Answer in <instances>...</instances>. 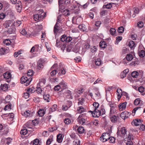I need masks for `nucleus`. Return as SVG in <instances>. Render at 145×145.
Segmentation results:
<instances>
[{"instance_id":"nucleus-62","label":"nucleus","mask_w":145,"mask_h":145,"mask_svg":"<svg viewBox=\"0 0 145 145\" xmlns=\"http://www.w3.org/2000/svg\"><path fill=\"white\" fill-rule=\"evenodd\" d=\"M39 140L38 139H36L34 140L33 141V145H37L39 144Z\"/></svg>"},{"instance_id":"nucleus-50","label":"nucleus","mask_w":145,"mask_h":145,"mask_svg":"<svg viewBox=\"0 0 145 145\" xmlns=\"http://www.w3.org/2000/svg\"><path fill=\"white\" fill-rule=\"evenodd\" d=\"M106 43L105 41H101L100 43V46L103 48L105 47Z\"/></svg>"},{"instance_id":"nucleus-25","label":"nucleus","mask_w":145,"mask_h":145,"mask_svg":"<svg viewBox=\"0 0 145 145\" xmlns=\"http://www.w3.org/2000/svg\"><path fill=\"white\" fill-rule=\"evenodd\" d=\"M79 28L81 31H84L86 30L85 25L84 24L80 25L78 26Z\"/></svg>"},{"instance_id":"nucleus-51","label":"nucleus","mask_w":145,"mask_h":145,"mask_svg":"<svg viewBox=\"0 0 145 145\" xmlns=\"http://www.w3.org/2000/svg\"><path fill=\"white\" fill-rule=\"evenodd\" d=\"M116 32V31L115 29L113 28H111L110 30V34L112 35H113L115 34Z\"/></svg>"},{"instance_id":"nucleus-12","label":"nucleus","mask_w":145,"mask_h":145,"mask_svg":"<svg viewBox=\"0 0 145 145\" xmlns=\"http://www.w3.org/2000/svg\"><path fill=\"white\" fill-rule=\"evenodd\" d=\"M129 112L127 111H125L122 112L120 114V117L123 119L125 120L128 117V116L130 115Z\"/></svg>"},{"instance_id":"nucleus-27","label":"nucleus","mask_w":145,"mask_h":145,"mask_svg":"<svg viewBox=\"0 0 145 145\" xmlns=\"http://www.w3.org/2000/svg\"><path fill=\"white\" fill-rule=\"evenodd\" d=\"M31 131V130H29L28 129H24L20 131V134L23 135H25L27 133V131Z\"/></svg>"},{"instance_id":"nucleus-11","label":"nucleus","mask_w":145,"mask_h":145,"mask_svg":"<svg viewBox=\"0 0 145 145\" xmlns=\"http://www.w3.org/2000/svg\"><path fill=\"white\" fill-rule=\"evenodd\" d=\"M142 122V120H141L138 119H135L133 120V121L132 122V124L133 125L137 126L139 125H140Z\"/></svg>"},{"instance_id":"nucleus-63","label":"nucleus","mask_w":145,"mask_h":145,"mask_svg":"<svg viewBox=\"0 0 145 145\" xmlns=\"http://www.w3.org/2000/svg\"><path fill=\"white\" fill-rule=\"evenodd\" d=\"M60 88H61L59 84L55 86L54 88V89L55 91H59Z\"/></svg>"},{"instance_id":"nucleus-59","label":"nucleus","mask_w":145,"mask_h":145,"mask_svg":"<svg viewBox=\"0 0 145 145\" xmlns=\"http://www.w3.org/2000/svg\"><path fill=\"white\" fill-rule=\"evenodd\" d=\"M101 24V22L99 21H96L95 23V25L96 27H99Z\"/></svg>"},{"instance_id":"nucleus-7","label":"nucleus","mask_w":145,"mask_h":145,"mask_svg":"<svg viewBox=\"0 0 145 145\" xmlns=\"http://www.w3.org/2000/svg\"><path fill=\"white\" fill-rule=\"evenodd\" d=\"M133 139V137L131 135H129L127 137L125 138L124 140L125 141V143L127 145H132L133 142L131 141V140Z\"/></svg>"},{"instance_id":"nucleus-10","label":"nucleus","mask_w":145,"mask_h":145,"mask_svg":"<svg viewBox=\"0 0 145 145\" xmlns=\"http://www.w3.org/2000/svg\"><path fill=\"white\" fill-rule=\"evenodd\" d=\"M44 61L42 59H40L38 61L37 66V69L40 70L43 69L44 67Z\"/></svg>"},{"instance_id":"nucleus-19","label":"nucleus","mask_w":145,"mask_h":145,"mask_svg":"<svg viewBox=\"0 0 145 145\" xmlns=\"http://www.w3.org/2000/svg\"><path fill=\"white\" fill-rule=\"evenodd\" d=\"M58 74L59 75H62L65 74L66 72V71L63 68H61L60 69L57 71Z\"/></svg>"},{"instance_id":"nucleus-9","label":"nucleus","mask_w":145,"mask_h":145,"mask_svg":"<svg viewBox=\"0 0 145 145\" xmlns=\"http://www.w3.org/2000/svg\"><path fill=\"white\" fill-rule=\"evenodd\" d=\"M32 112L29 110L22 111L21 114L22 116L25 117L32 116Z\"/></svg>"},{"instance_id":"nucleus-24","label":"nucleus","mask_w":145,"mask_h":145,"mask_svg":"<svg viewBox=\"0 0 145 145\" xmlns=\"http://www.w3.org/2000/svg\"><path fill=\"white\" fill-rule=\"evenodd\" d=\"M78 5L77 6L75 5H73L71 6L70 7V9L71 10H77L78 8L79 5V4H78Z\"/></svg>"},{"instance_id":"nucleus-21","label":"nucleus","mask_w":145,"mask_h":145,"mask_svg":"<svg viewBox=\"0 0 145 145\" xmlns=\"http://www.w3.org/2000/svg\"><path fill=\"white\" fill-rule=\"evenodd\" d=\"M45 83L46 80L45 79H41L40 80L39 83L37 84V86H38L40 87H43Z\"/></svg>"},{"instance_id":"nucleus-38","label":"nucleus","mask_w":145,"mask_h":145,"mask_svg":"<svg viewBox=\"0 0 145 145\" xmlns=\"http://www.w3.org/2000/svg\"><path fill=\"white\" fill-rule=\"evenodd\" d=\"M138 73L136 71H134L131 73V75L133 78H137L138 76Z\"/></svg>"},{"instance_id":"nucleus-37","label":"nucleus","mask_w":145,"mask_h":145,"mask_svg":"<svg viewBox=\"0 0 145 145\" xmlns=\"http://www.w3.org/2000/svg\"><path fill=\"white\" fill-rule=\"evenodd\" d=\"M117 92L118 93V97H119V98H120L121 97V94L123 92H122L121 89L119 88H118L117 90Z\"/></svg>"},{"instance_id":"nucleus-42","label":"nucleus","mask_w":145,"mask_h":145,"mask_svg":"<svg viewBox=\"0 0 145 145\" xmlns=\"http://www.w3.org/2000/svg\"><path fill=\"white\" fill-rule=\"evenodd\" d=\"M11 96L10 95H7L5 97V101L7 103L10 102V101L11 100Z\"/></svg>"},{"instance_id":"nucleus-2","label":"nucleus","mask_w":145,"mask_h":145,"mask_svg":"<svg viewBox=\"0 0 145 145\" xmlns=\"http://www.w3.org/2000/svg\"><path fill=\"white\" fill-rule=\"evenodd\" d=\"M86 118L85 114H81L79 116L77 121L80 124L83 125L85 123Z\"/></svg>"},{"instance_id":"nucleus-33","label":"nucleus","mask_w":145,"mask_h":145,"mask_svg":"<svg viewBox=\"0 0 145 145\" xmlns=\"http://www.w3.org/2000/svg\"><path fill=\"white\" fill-rule=\"evenodd\" d=\"M35 91V89L33 87L29 88L27 89V92H28L29 93H33Z\"/></svg>"},{"instance_id":"nucleus-15","label":"nucleus","mask_w":145,"mask_h":145,"mask_svg":"<svg viewBox=\"0 0 145 145\" xmlns=\"http://www.w3.org/2000/svg\"><path fill=\"white\" fill-rule=\"evenodd\" d=\"M59 85L61 89H65L67 88V84L63 80L62 81L59 83Z\"/></svg>"},{"instance_id":"nucleus-36","label":"nucleus","mask_w":145,"mask_h":145,"mask_svg":"<svg viewBox=\"0 0 145 145\" xmlns=\"http://www.w3.org/2000/svg\"><path fill=\"white\" fill-rule=\"evenodd\" d=\"M95 97L96 99H99L101 98V96L100 93L98 91H97L95 93Z\"/></svg>"},{"instance_id":"nucleus-58","label":"nucleus","mask_w":145,"mask_h":145,"mask_svg":"<svg viewBox=\"0 0 145 145\" xmlns=\"http://www.w3.org/2000/svg\"><path fill=\"white\" fill-rule=\"evenodd\" d=\"M29 93L28 92L24 93V94L23 97L27 99L28 98V97H29Z\"/></svg>"},{"instance_id":"nucleus-60","label":"nucleus","mask_w":145,"mask_h":145,"mask_svg":"<svg viewBox=\"0 0 145 145\" xmlns=\"http://www.w3.org/2000/svg\"><path fill=\"white\" fill-rule=\"evenodd\" d=\"M66 36L65 35H62L61 37V40L63 42L65 41V39H66Z\"/></svg>"},{"instance_id":"nucleus-8","label":"nucleus","mask_w":145,"mask_h":145,"mask_svg":"<svg viewBox=\"0 0 145 145\" xmlns=\"http://www.w3.org/2000/svg\"><path fill=\"white\" fill-rule=\"evenodd\" d=\"M33 16L34 20L37 22L40 21L44 17L43 15H40L38 14H34Z\"/></svg>"},{"instance_id":"nucleus-44","label":"nucleus","mask_w":145,"mask_h":145,"mask_svg":"<svg viewBox=\"0 0 145 145\" xmlns=\"http://www.w3.org/2000/svg\"><path fill=\"white\" fill-rule=\"evenodd\" d=\"M95 63L97 65L99 66L101 65V60L100 59H97L96 60Z\"/></svg>"},{"instance_id":"nucleus-4","label":"nucleus","mask_w":145,"mask_h":145,"mask_svg":"<svg viewBox=\"0 0 145 145\" xmlns=\"http://www.w3.org/2000/svg\"><path fill=\"white\" fill-rule=\"evenodd\" d=\"M126 134V129L125 127H122L120 130L118 129L117 132L118 135L123 137H125V135Z\"/></svg>"},{"instance_id":"nucleus-14","label":"nucleus","mask_w":145,"mask_h":145,"mask_svg":"<svg viewBox=\"0 0 145 145\" xmlns=\"http://www.w3.org/2000/svg\"><path fill=\"white\" fill-rule=\"evenodd\" d=\"M24 127H27L28 129L31 130L32 129V126L31 124V121H29L24 125Z\"/></svg>"},{"instance_id":"nucleus-55","label":"nucleus","mask_w":145,"mask_h":145,"mask_svg":"<svg viewBox=\"0 0 145 145\" xmlns=\"http://www.w3.org/2000/svg\"><path fill=\"white\" fill-rule=\"evenodd\" d=\"M37 13L40 15H43L44 16H45V13H44L43 10L42 9L39 10Z\"/></svg>"},{"instance_id":"nucleus-47","label":"nucleus","mask_w":145,"mask_h":145,"mask_svg":"<svg viewBox=\"0 0 145 145\" xmlns=\"http://www.w3.org/2000/svg\"><path fill=\"white\" fill-rule=\"evenodd\" d=\"M124 31V28L122 26H121L118 27V31L119 33H122Z\"/></svg>"},{"instance_id":"nucleus-48","label":"nucleus","mask_w":145,"mask_h":145,"mask_svg":"<svg viewBox=\"0 0 145 145\" xmlns=\"http://www.w3.org/2000/svg\"><path fill=\"white\" fill-rule=\"evenodd\" d=\"M108 140H109V142L110 143H113L115 142V139L113 137H110Z\"/></svg>"},{"instance_id":"nucleus-3","label":"nucleus","mask_w":145,"mask_h":145,"mask_svg":"<svg viewBox=\"0 0 145 145\" xmlns=\"http://www.w3.org/2000/svg\"><path fill=\"white\" fill-rule=\"evenodd\" d=\"M110 134L108 133H106L102 134L101 136L100 137V140L103 142H105L107 141L108 140Z\"/></svg>"},{"instance_id":"nucleus-35","label":"nucleus","mask_w":145,"mask_h":145,"mask_svg":"<svg viewBox=\"0 0 145 145\" xmlns=\"http://www.w3.org/2000/svg\"><path fill=\"white\" fill-rule=\"evenodd\" d=\"M128 45L131 49L135 47V43L133 41H130L129 42Z\"/></svg>"},{"instance_id":"nucleus-16","label":"nucleus","mask_w":145,"mask_h":145,"mask_svg":"<svg viewBox=\"0 0 145 145\" xmlns=\"http://www.w3.org/2000/svg\"><path fill=\"white\" fill-rule=\"evenodd\" d=\"M59 5L64 3L66 5H69L70 3V0H58Z\"/></svg>"},{"instance_id":"nucleus-1","label":"nucleus","mask_w":145,"mask_h":145,"mask_svg":"<svg viewBox=\"0 0 145 145\" xmlns=\"http://www.w3.org/2000/svg\"><path fill=\"white\" fill-rule=\"evenodd\" d=\"M28 78L25 76H22L20 79V82L22 83H25V85L26 86L29 85L31 81V78H30V77H28Z\"/></svg>"},{"instance_id":"nucleus-49","label":"nucleus","mask_w":145,"mask_h":145,"mask_svg":"<svg viewBox=\"0 0 145 145\" xmlns=\"http://www.w3.org/2000/svg\"><path fill=\"white\" fill-rule=\"evenodd\" d=\"M122 37L121 36H118L116 37V42H115V44H118V42H119L122 39Z\"/></svg>"},{"instance_id":"nucleus-53","label":"nucleus","mask_w":145,"mask_h":145,"mask_svg":"<svg viewBox=\"0 0 145 145\" xmlns=\"http://www.w3.org/2000/svg\"><path fill=\"white\" fill-rule=\"evenodd\" d=\"M65 123L67 124H69L71 122L70 119L69 118H66L64 120Z\"/></svg>"},{"instance_id":"nucleus-34","label":"nucleus","mask_w":145,"mask_h":145,"mask_svg":"<svg viewBox=\"0 0 145 145\" xmlns=\"http://www.w3.org/2000/svg\"><path fill=\"white\" fill-rule=\"evenodd\" d=\"M126 59L128 61H131L133 59V56L131 54H128L126 56Z\"/></svg>"},{"instance_id":"nucleus-17","label":"nucleus","mask_w":145,"mask_h":145,"mask_svg":"<svg viewBox=\"0 0 145 145\" xmlns=\"http://www.w3.org/2000/svg\"><path fill=\"white\" fill-rule=\"evenodd\" d=\"M3 76L4 78L8 79V80L10 81L9 80L11 76V75L10 72H7L4 73L3 74Z\"/></svg>"},{"instance_id":"nucleus-54","label":"nucleus","mask_w":145,"mask_h":145,"mask_svg":"<svg viewBox=\"0 0 145 145\" xmlns=\"http://www.w3.org/2000/svg\"><path fill=\"white\" fill-rule=\"evenodd\" d=\"M140 99L139 98H137L134 101V103L135 105H138L140 102Z\"/></svg>"},{"instance_id":"nucleus-32","label":"nucleus","mask_w":145,"mask_h":145,"mask_svg":"<svg viewBox=\"0 0 145 145\" xmlns=\"http://www.w3.org/2000/svg\"><path fill=\"white\" fill-rule=\"evenodd\" d=\"M110 120L112 122H115L117 121V117L115 115H112L111 117Z\"/></svg>"},{"instance_id":"nucleus-18","label":"nucleus","mask_w":145,"mask_h":145,"mask_svg":"<svg viewBox=\"0 0 145 145\" xmlns=\"http://www.w3.org/2000/svg\"><path fill=\"white\" fill-rule=\"evenodd\" d=\"M77 131L79 134H81L84 133L85 130L84 127L80 126L77 128Z\"/></svg>"},{"instance_id":"nucleus-30","label":"nucleus","mask_w":145,"mask_h":145,"mask_svg":"<svg viewBox=\"0 0 145 145\" xmlns=\"http://www.w3.org/2000/svg\"><path fill=\"white\" fill-rule=\"evenodd\" d=\"M57 105H54L50 109V112H53L57 110Z\"/></svg>"},{"instance_id":"nucleus-64","label":"nucleus","mask_w":145,"mask_h":145,"mask_svg":"<svg viewBox=\"0 0 145 145\" xmlns=\"http://www.w3.org/2000/svg\"><path fill=\"white\" fill-rule=\"evenodd\" d=\"M52 141V138H48L46 141V145H49Z\"/></svg>"},{"instance_id":"nucleus-45","label":"nucleus","mask_w":145,"mask_h":145,"mask_svg":"<svg viewBox=\"0 0 145 145\" xmlns=\"http://www.w3.org/2000/svg\"><path fill=\"white\" fill-rule=\"evenodd\" d=\"M33 70L31 69H30L27 72V75L28 76V77L29 76L30 77V76H32L33 75Z\"/></svg>"},{"instance_id":"nucleus-22","label":"nucleus","mask_w":145,"mask_h":145,"mask_svg":"<svg viewBox=\"0 0 145 145\" xmlns=\"http://www.w3.org/2000/svg\"><path fill=\"white\" fill-rule=\"evenodd\" d=\"M116 113V109L114 107H111L110 109V116L111 117Z\"/></svg>"},{"instance_id":"nucleus-43","label":"nucleus","mask_w":145,"mask_h":145,"mask_svg":"<svg viewBox=\"0 0 145 145\" xmlns=\"http://www.w3.org/2000/svg\"><path fill=\"white\" fill-rule=\"evenodd\" d=\"M16 7L17 9L19 10H21L22 8V6L20 2L19 3H17L16 4Z\"/></svg>"},{"instance_id":"nucleus-52","label":"nucleus","mask_w":145,"mask_h":145,"mask_svg":"<svg viewBox=\"0 0 145 145\" xmlns=\"http://www.w3.org/2000/svg\"><path fill=\"white\" fill-rule=\"evenodd\" d=\"M20 33L23 35H24L26 34L27 32L25 29L24 28H22L20 30Z\"/></svg>"},{"instance_id":"nucleus-61","label":"nucleus","mask_w":145,"mask_h":145,"mask_svg":"<svg viewBox=\"0 0 145 145\" xmlns=\"http://www.w3.org/2000/svg\"><path fill=\"white\" fill-rule=\"evenodd\" d=\"M57 129V128L56 127H50L49 128V131L50 132H53L56 130Z\"/></svg>"},{"instance_id":"nucleus-56","label":"nucleus","mask_w":145,"mask_h":145,"mask_svg":"<svg viewBox=\"0 0 145 145\" xmlns=\"http://www.w3.org/2000/svg\"><path fill=\"white\" fill-rule=\"evenodd\" d=\"M121 95H124L126 97V99L127 100H128L129 99V97H128V94L125 92H123L121 94Z\"/></svg>"},{"instance_id":"nucleus-29","label":"nucleus","mask_w":145,"mask_h":145,"mask_svg":"<svg viewBox=\"0 0 145 145\" xmlns=\"http://www.w3.org/2000/svg\"><path fill=\"white\" fill-rule=\"evenodd\" d=\"M112 3L113 4V3H109L107 4L106 5H104L103 8H106L108 9H110L112 7Z\"/></svg>"},{"instance_id":"nucleus-26","label":"nucleus","mask_w":145,"mask_h":145,"mask_svg":"<svg viewBox=\"0 0 145 145\" xmlns=\"http://www.w3.org/2000/svg\"><path fill=\"white\" fill-rule=\"evenodd\" d=\"M62 139L63 138H62V134H59L57 135V140L59 143L61 142Z\"/></svg>"},{"instance_id":"nucleus-28","label":"nucleus","mask_w":145,"mask_h":145,"mask_svg":"<svg viewBox=\"0 0 145 145\" xmlns=\"http://www.w3.org/2000/svg\"><path fill=\"white\" fill-rule=\"evenodd\" d=\"M16 29L14 28H12L11 27L7 31V32L9 34H10L14 33Z\"/></svg>"},{"instance_id":"nucleus-40","label":"nucleus","mask_w":145,"mask_h":145,"mask_svg":"<svg viewBox=\"0 0 145 145\" xmlns=\"http://www.w3.org/2000/svg\"><path fill=\"white\" fill-rule=\"evenodd\" d=\"M139 55L140 57H143L145 56V52L143 50H141L139 52Z\"/></svg>"},{"instance_id":"nucleus-5","label":"nucleus","mask_w":145,"mask_h":145,"mask_svg":"<svg viewBox=\"0 0 145 145\" xmlns=\"http://www.w3.org/2000/svg\"><path fill=\"white\" fill-rule=\"evenodd\" d=\"M72 105V103L71 101H68L66 104L63 105L62 106L63 110L65 111L68 110L69 108Z\"/></svg>"},{"instance_id":"nucleus-6","label":"nucleus","mask_w":145,"mask_h":145,"mask_svg":"<svg viewBox=\"0 0 145 145\" xmlns=\"http://www.w3.org/2000/svg\"><path fill=\"white\" fill-rule=\"evenodd\" d=\"M91 112V114L93 117H98L99 116H101V112H100V110H98L96 108L95 109L94 111H89Z\"/></svg>"},{"instance_id":"nucleus-23","label":"nucleus","mask_w":145,"mask_h":145,"mask_svg":"<svg viewBox=\"0 0 145 145\" xmlns=\"http://www.w3.org/2000/svg\"><path fill=\"white\" fill-rule=\"evenodd\" d=\"M85 109L82 106H80L77 108V111L78 113L80 114L85 112Z\"/></svg>"},{"instance_id":"nucleus-39","label":"nucleus","mask_w":145,"mask_h":145,"mask_svg":"<svg viewBox=\"0 0 145 145\" xmlns=\"http://www.w3.org/2000/svg\"><path fill=\"white\" fill-rule=\"evenodd\" d=\"M38 115H39V116H42L44 114V110L42 109L41 110H40L38 111Z\"/></svg>"},{"instance_id":"nucleus-57","label":"nucleus","mask_w":145,"mask_h":145,"mask_svg":"<svg viewBox=\"0 0 145 145\" xmlns=\"http://www.w3.org/2000/svg\"><path fill=\"white\" fill-rule=\"evenodd\" d=\"M21 51L20 50H19L17 52H15L14 54V56L15 57H18L19 54L22 53Z\"/></svg>"},{"instance_id":"nucleus-20","label":"nucleus","mask_w":145,"mask_h":145,"mask_svg":"<svg viewBox=\"0 0 145 145\" xmlns=\"http://www.w3.org/2000/svg\"><path fill=\"white\" fill-rule=\"evenodd\" d=\"M44 99L48 102L51 99V97L48 94H44L43 96Z\"/></svg>"},{"instance_id":"nucleus-31","label":"nucleus","mask_w":145,"mask_h":145,"mask_svg":"<svg viewBox=\"0 0 145 145\" xmlns=\"http://www.w3.org/2000/svg\"><path fill=\"white\" fill-rule=\"evenodd\" d=\"M11 24V22L10 21H6L3 24V25L4 27L7 28L9 27Z\"/></svg>"},{"instance_id":"nucleus-13","label":"nucleus","mask_w":145,"mask_h":145,"mask_svg":"<svg viewBox=\"0 0 145 145\" xmlns=\"http://www.w3.org/2000/svg\"><path fill=\"white\" fill-rule=\"evenodd\" d=\"M127 104V102H125L119 105L118 107L120 110V111H122L124 110L126 108Z\"/></svg>"},{"instance_id":"nucleus-46","label":"nucleus","mask_w":145,"mask_h":145,"mask_svg":"<svg viewBox=\"0 0 145 145\" xmlns=\"http://www.w3.org/2000/svg\"><path fill=\"white\" fill-rule=\"evenodd\" d=\"M84 99L82 98L81 99H79V101L78 102V105L79 106L82 105L84 103Z\"/></svg>"},{"instance_id":"nucleus-41","label":"nucleus","mask_w":145,"mask_h":145,"mask_svg":"<svg viewBox=\"0 0 145 145\" xmlns=\"http://www.w3.org/2000/svg\"><path fill=\"white\" fill-rule=\"evenodd\" d=\"M11 104H9L5 106V107L4 108V110H10L11 109Z\"/></svg>"}]
</instances>
